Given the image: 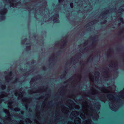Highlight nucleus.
I'll return each mask as SVG.
<instances>
[{
  "mask_svg": "<svg viewBox=\"0 0 124 124\" xmlns=\"http://www.w3.org/2000/svg\"><path fill=\"white\" fill-rule=\"evenodd\" d=\"M62 1V0H59V3H61Z\"/></svg>",
  "mask_w": 124,
  "mask_h": 124,
  "instance_id": "obj_23",
  "label": "nucleus"
},
{
  "mask_svg": "<svg viewBox=\"0 0 124 124\" xmlns=\"http://www.w3.org/2000/svg\"><path fill=\"white\" fill-rule=\"evenodd\" d=\"M101 91L103 93H107L106 97L108 100L109 106L111 109L116 111L118 108V102L120 101V99H124V88L120 92L116 93H111V91H109L105 88H103Z\"/></svg>",
  "mask_w": 124,
  "mask_h": 124,
  "instance_id": "obj_2",
  "label": "nucleus"
},
{
  "mask_svg": "<svg viewBox=\"0 0 124 124\" xmlns=\"http://www.w3.org/2000/svg\"><path fill=\"white\" fill-rule=\"evenodd\" d=\"M79 115L83 119H87L82 124H93L90 119L92 118L96 120L99 117L98 114L93 111L91 106L86 101L83 103L82 110L80 111Z\"/></svg>",
  "mask_w": 124,
  "mask_h": 124,
  "instance_id": "obj_1",
  "label": "nucleus"
},
{
  "mask_svg": "<svg viewBox=\"0 0 124 124\" xmlns=\"http://www.w3.org/2000/svg\"><path fill=\"white\" fill-rule=\"evenodd\" d=\"M33 78H32L31 79L30 83H31L32 82H33Z\"/></svg>",
  "mask_w": 124,
  "mask_h": 124,
  "instance_id": "obj_24",
  "label": "nucleus"
},
{
  "mask_svg": "<svg viewBox=\"0 0 124 124\" xmlns=\"http://www.w3.org/2000/svg\"><path fill=\"white\" fill-rule=\"evenodd\" d=\"M59 17L58 15L57 14L54 15V16L51 18V20H53L54 23H58L59 22V20L58 19Z\"/></svg>",
  "mask_w": 124,
  "mask_h": 124,
  "instance_id": "obj_5",
  "label": "nucleus"
},
{
  "mask_svg": "<svg viewBox=\"0 0 124 124\" xmlns=\"http://www.w3.org/2000/svg\"><path fill=\"white\" fill-rule=\"evenodd\" d=\"M4 112L6 113L8 117V119H10V115L9 113V112L8 110L6 109H4Z\"/></svg>",
  "mask_w": 124,
  "mask_h": 124,
  "instance_id": "obj_11",
  "label": "nucleus"
},
{
  "mask_svg": "<svg viewBox=\"0 0 124 124\" xmlns=\"http://www.w3.org/2000/svg\"><path fill=\"white\" fill-rule=\"evenodd\" d=\"M19 91H16L15 93V95L16 96H18V99H21L23 101H24L25 102V103L26 104H27L28 102V100L25 98H23V95L25 93L24 92H22L21 93L19 92Z\"/></svg>",
  "mask_w": 124,
  "mask_h": 124,
  "instance_id": "obj_3",
  "label": "nucleus"
},
{
  "mask_svg": "<svg viewBox=\"0 0 124 124\" xmlns=\"http://www.w3.org/2000/svg\"><path fill=\"white\" fill-rule=\"evenodd\" d=\"M62 110L63 113H67L68 112V108L64 107H63V108Z\"/></svg>",
  "mask_w": 124,
  "mask_h": 124,
  "instance_id": "obj_13",
  "label": "nucleus"
},
{
  "mask_svg": "<svg viewBox=\"0 0 124 124\" xmlns=\"http://www.w3.org/2000/svg\"><path fill=\"white\" fill-rule=\"evenodd\" d=\"M5 16H3L0 17V19L1 20H4L5 19Z\"/></svg>",
  "mask_w": 124,
  "mask_h": 124,
  "instance_id": "obj_15",
  "label": "nucleus"
},
{
  "mask_svg": "<svg viewBox=\"0 0 124 124\" xmlns=\"http://www.w3.org/2000/svg\"><path fill=\"white\" fill-rule=\"evenodd\" d=\"M17 79H16L15 80V81H14V82H13V83H16V82H17Z\"/></svg>",
  "mask_w": 124,
  "mask_h": 124,
  "instance_id": "obj_22",
  "label": "nucleus"
},
{
  "mask_svg": "<svg viewBox=\"0 0 124 124\" xmlns=\"http://www.w3.org/2000/svg\"><path fill=\"white\" fill-rule=\"evenodd\" d=\"M70 6L71 8H72L73 7V4L72 3H70Z\"/></svg>",
  "mask_w": 124,
  "mask_h": 124,
  "instance_id": "obj_19",
  "label": "nucleus"
},
{
  "mask_svg": "<svg viewBox=\"0 0 124 124\" xmlns=\"http://www.w3.org/2000/svg\"><path fill=\"white\" fill-rule=\"evenodd\" d=\"M68 124H74L73 123H69V122L68 123Z\"/></svg>",
  "mask_w": 124,
  "mask_h": 124,
  "instance_id": "obj_25",
  "label": "nucleus"
},
{
  "mask_svg": "<svg viewBox=\"0 0 124 124\" xmlns=\"http://www.w3.org/2000/svg\"><path fill=\"white\" fill-rule=\"evenodd\" d=\"M96 94V93L95 92H94V93H93L94 94Z\"/></svg>",
  "mask_w": 124,
  "mask_h": 124,
  "instance_id": "obj_28",
  "label": "nucleus"
},
{
  "mask_svg": "<svg viewBox=\"0 0 124 124\" xmlns=\"http://www.w3.org/2000/svg\"><path fill=\"white\" fill-rule=\"evenodd\" d=\"M72 105H71V104H70L68 106L69 107L70 109H73L74 108L72 107Z\"/></svg>",
  "mask_w": 124,
  "mask_h": 124,
  "instance_id": "obj_16",
  "label": "nucleus"
},
{
  "mask_svg": "<svg viewBox=\"0 0 124 124\" xmlns=\"http://www.w3.org/2000/svg\"><path fill=\"white\" fill-rule=\"evenodd\" d=\"M14 102H9L8 103V107L9 108L12 110H14L15 111H18L20 110V109L17 108H14L13 106Z\"/></svg>",
  "mask_w": 124,
  "mask_h": 124,
  "instance_id": "obj_4",
  "label": "nucleus"
},
{
  "mask_svg": "<svg viewBox=\"0 0 124 124\" xmlns=\"http://www.w3.org/2000/svg\"><path fill=\"white\" fill-rule=\"evenodd\" d=\"M8 95L7 94L4 92H3L1 93L0 95V103H1L2 100V98H3L4 97H7Z\"/></svg>",
  "mask_w": 124,
  "mask_h": 124,
  "instance_id": "obj_7",
  "label": "nucleus"
},
{
  "mask_svg": "<svg viewBox=\"0 0 124 124\" xmlns=\"http://www.w3.org/2000/svg\"><path fill=\"white\" fill-rule=\"evenodd\" d=\"M81 119L78 117L76 118L74 121V123L75 124H80Z\"/></svg>",
  "mask_w": 124,
  "mask_h": 124,
  "instance_id": "obj_9",
  "label": "nucleus"
},
{
  "mask_svg": "<svg viewBox=\"0 0 124 124\" xmlns=\"http://www.w3.org/2000/svg\"><path fill=\"white\" fill-rule=\"evenodd\" d=\"M23 41H24V40H23L22 42V43L23 44L24 43V42H23Z\"/></svg>",
  "mask_w": 124,
  "mask_h": 124,
  "instance_id": "obj_26",
  "label": "nucleus"
},
{
  "mask_svg": "<svg viewBox=\"0 0 124 124\" xmlns=\"http://www.w3.org/2000/svg\"><path fill=\"white\" fill-rule=\"evenodd\" d=\"M19 124H20V123H19ZM22 124H24L23 123H22Z\"/></svg>",
  "mask_w": 124,
  "mask_h": 124,
  "instance_id": "obj_29",
  "label": "nucleus"
},
{
  "mask_svg": "<svg viewBox=\"0 0 124 124\" xmlns=\"http://www.w3.org/2000/svg\"><path fill=\"white\" fill-rule=\"evenodd\" d=\"M75 108L76 109H78L79 108V106L77 105L76 107H75Z\"/></svg>",
  "mask_w": 124,
  "mask_h": 124,
  "instance_id": "obj_20",
  "label": "nucleus"
},
{
  "mask_svg": "<svg viewBox=\"0 0 124 124\" xmlns=\"http://www.w3.org/2000/svg\"><path fill=\"white\" fill-rule=\"evenodd\" d=\"M97 105L95 106L97 110H99L100 107V103H98L97 104Z\"/></svg>",
  "mask_w": 124,
  "mask_h": 124,
  "instance_id": "obj_14",
  "label": "nucleus"
},
{
  "mask_svg": "<svg viewBox=\"0 0 124 124\" xmlns=\"http://www.w3.org/2000/svg\"><path fill=\"white\" fill-rule=\"evenodd\" d=\"M105 96H104V99H101V98L100 99V100H101V101H103L104 102H105V99H104V98H105Z\"/></svg>",
  "mask_w": 124,
  "mask_h": 124,
  "instance_id": "obj_17",
  "label": "nucleus"
},
{
  "mask_svg": "<svg viewBox=\"0 0 124 124\" xmlns=\"http://www.w3.org/2000/svg\"><path fill=\"white\" fill-rule=\"evenodd\" d=\"M11 74L12 72H10L9 75H8L6 77V81L7 82H9V81L11 80V79L13 80L14 79L11 78Z\"/></svg>",
  "mask_w": 124,
  "mask_h": 124,
  "instance_id": "obj_6",
  "label": "nucleus"
},
{
  "mask_svg": "<svg viewBox=\"0 0 124 124\" xmlns=\"http://www.w3.org/2000/svg\"><path fill=\"white\" fill-rule=\"evenodd\" d=\"M79 114V112L76 111H74L72 112L71 114V115H73V116L75 117L78 116Z\"/></svg>",
  "mask_w": 124,
  "mask_h": 124,
  "instance_id": "obj_10",
  "label": "nucleus"
},
{
  "mask_svg": "<svg viewBox=\"0 0 124 124\" xmlns=\"http://www.w3.org/2000/svg\"><path fill=\"white\" fill-rule=\"evenodd\" d=\"M27 40V39H25L24 40V41H25Z\"/></svg>",
  "mask_w": 124,
  "mask_h": 124,
  "instance_id": "obj_27",
  "label": "nucleus"
},
{
  "mask_svg": "<svg viewBox=\"0 0 124 124\" xmlns=\"http://www.w3.org/2000/svg\"><path fill=\"white\" fill-rule=\"evenodd\" d=\"M26 49L27 50H28L29 49H30V46H27L26 47Z\"/></svg>",
  "mask_w": 124,
  "mask_h": 124,
  "instance_id": "obj_18",
  "label": "nucleus"
},
{
  "mask_svg": "<svg viewBox=\"0 0 124 124\" xmlns=\"http://www.w3.org/2000/svg\"><path fill=\"white\" fill-rule=\"evenodd\" d=\"M120 19L121 22H122L123 23H124V21H123V19L122 18H120Z\"/></svg>",
  "mask_w": 124,
  "mask_h": 124,
  "instance_id": "obj_21",
  "label": "nucleus"
},
{
  "mask_svg": "<svg viewBox=\"0 0 124 124\" xmlns=\"http://www.w3.org/2000/svg\"><path fill=\"white\" fill-rule=\"evenodd\" d=\"M7 2L10 4L11 6L14 7V4L15 1V0H6Z\"/></svg>",
  "mask_w": 124,
  "mask_h": 124,
  "instance_id": "obj_8",
  "label": "nucleus"
},
{
  "mask_svg": "<svg viewBox=\"0 0 124 124\" xmlns=\"http://www.w3.org/2000/svg\"><path fill=\"white\" fill-rule=\"evenodd\" d=\"M7 9L4 8L1 10L0 11V14L2 15H4L7 12Z\"/></svg>",
  "mask_w": 124,
  "mask_h": 124,
  "instance_id": "obj_12",
  "label": "nucleus"
}]
</instances>
